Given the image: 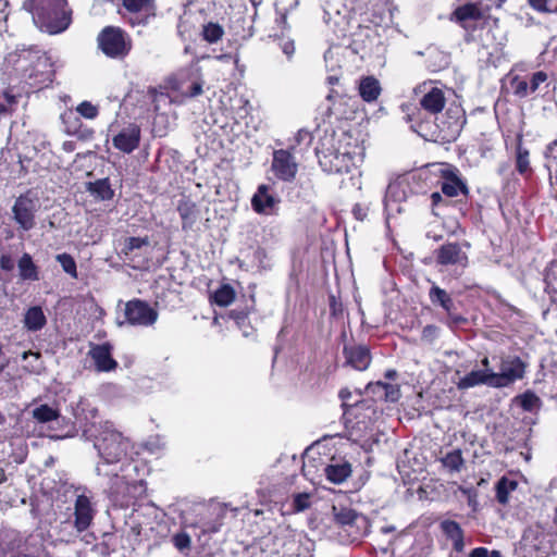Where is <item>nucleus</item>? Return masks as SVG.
<instances>
[{
  "label": "nucleus",
  "mask_w": 557,
  "mask_h": 557,
  "mask_svg": "<svg viewBox=\"0 0 557 557\" xmlns=\"http://www.w3.org/2000/svg\"><path fill=\"white\" fill-rule=\"evenodd\" d=\"M84 435L94 442L100 461L96 466V473L106 479L119 472L128 449L127 440L109 421L92 422L84 429Z\"/></svg>",
  "instance_id": "nucleus-1"
},
{
  "label": "nucleus",
  "mask_w": 557,
  "mask_h": 557,
  "mask_svg": "<svg viewBox=\"0 0 557 557\" xmlns=\"http://www.w3.org/2000/svg\"><path fill=\"white\" fill-rule=\"evenodd\" d=\"M315 152L323 171L329 173H348L363 158L358 139L346 132L325 135Z\"/></svg>",
  "instance_id": "nucleus-2"
},
{
  "label": "nucleus",
  "mask_w": 557,
  "mask_h": 557,
  "mask_svg": "<svg viewBox=\"0 0 557 557\" xmlns=\"http://www.w3.org/2000/svg\"><path fill=\"white\" fill-rule=\"evenodd\" d=\"M137 466L133 462L122 463L119 472L108 478L107 488L109 497L121 507H128L140 499L147 490L144 480L134 479Z\"/></svg>",
  "instance_id": "nucleus-3"
},
{
  "label": "nucleus",
  "mask_w": 557,
  "mask_h": 557,
  "mask_svg": "<svg viewBox=\"0 0 557 557\" xmlns=\"http://www.w3.org/2000/svg\"><path fill=\"white\" fill-rule=\"evenodd\" d=\"M33 21L42 32L59 34L71 24V10L66 0H30Z\"/></svg>",
  "instance_id": "nucleus-4"
},
{
  "label": "nucleus",
  "mask_w": 557,
  "mask_h": 557,
  "mask_svg": "<svg viewBox=\"0 0 557 557\" xmlns=\"http://www.w3.org/2000/svg\"><path fill=\"white\" fill-rule=\"evenodd\" d=\"M5 62L28 78L34 79V85H47L52 81L50 60L40 50H16L8 54Z\"/></svg>",
  "instance_id": "nucleus-5"
},
{
  "label": "nucleus",
  "mask_w": 557,
  "mask_h": 557,
  "mask_svg": "<svg viewBox=\"0 0 557 557\" xmlns=\"http://www.w3.org/2000/svg\"><path fill=\"white\" fill-rule=\"evenodd\" d=\"M101 51L109 58L122 59L128 54L132 41L120 27L107 26L98 36Z\"/></svg>",
  "instance_id": "nucleus-6"
},
{
  "label": "nucleus",
  "mask_w": 557,
  "mask_h": 557,
  "mask_svg": "<svg viewBox=\"0 0 557 557\" xmlns=\"http://www.w3.org/2000/svg\"><path fill=\"white\" fill-rule=\"evenodd\" d=\"M151 251L148 236L127 237L121 249V256L133 269L144 270L150 265Z\"/></svg>",
  "instance_id": "nucleus-7"
},
{
  "label": "nucleus",
  "mask_w": 557,
  "mask_h": 557,
  "mask_svg": "<svg viewBox=\"0 0 557 557\" xmlns=\"http://www.w3.org/2000/svg\"><path fill=\"white\" fill-rule=\"evenodd\" d=\"M40 208L37 195L30 190L18 196L12 207L13 220L22 231H30L36 225V213Z\"/></svg>",
  "instance_id": "nucleus-8"
},
{
  "label": "nucleus",
  "mask_w": 557,
  "mask_h": 557,
  "mask_svg": "<svg viewBox=\"0 0 557 557\" xmlns=\"http://www.w3.org/2000/svg\"><path fill=\"white\" fill-rule=\"evenodd\" d=\"M332 515L334 522L347 533L351 541L359 539L366 532L367 519L356 510L342 505H333Z\"/></svg>",
  "instance_id": "nucleus-9"
},
{
  "label": "nucleus",
  "mask_w": 557,
  "mask_h": 557,
  "mask_svg": "<svg viewBox=\"0 0 557 557\" xmlns=\"http://www.w3.org/2000/svg\"><path fill=\"white\" fill-rule=\"evenodd\" d=\"M525 373L524 362L517 356H505L500 358L499 372L492 371V382L494 388L507 387L518 380H521Z\"/></svg>",
  "instance_id": "nucleus-10"
},
{
  "label": "nucleus",
  "mask_w": 557,
  "mask_h": 557,
  "mask_svg": "<svg viewBox=\"0 0 557 557\" xmlns=\"http://www.w3.org/2000/svg\"><path fill=\"white\" fill-rule=\"evenodd\" d=\"M203 81L197 76L188 79L180 81L174 89L173 95L166 96L163 94H156L153 97L154 110H160V101L168 100L170 102L183 103L186 99L195 98L202 94Z\"/></svg>",
  "instance_id": "nucleus-11"
},
{
  "label": "nucleus",
  "mask_w": 557,
  "mask_h": 557,
  "mask_svg": "<svg viewBox=\"0 0 557 557\" xmlns=\"http://www.w3.org/2000/svg\"><path fill=\"white\" fill-rule=\"evenodd\" d=\"M461 131V123L458 117H449L448 122L436 123L434 127L429 123L421 122L418 124L417 132L421 136H431L434 140L441 139L450 141L457 138Z\"/></svg>",
  "instance_id": "nucleus-12"
},
{
  "label": "nucleus",
  "mask_w": 557,
  "mask_h": 557,
  "mask_svg": "<svg viewBox=\"0 0 557 557\" xmlns=\"http://www.w3.org/2000/svg\"><path fill=\"white\" fill-rule=\"evenodd\" d=\"M281 199L273 187L261 184L251 198V207L255 212L262 215H274L277 213Z\"/></svg>",
  "instance_id": "nucleus-13"
},
{
  "label": "nucleus",
  "mask_w": 557,
  "mask_h": 557,
  "mask_svg": "<svg viewBox=\"0 0 557 557\" xmlns=\"http://www.w3.org/2000/svg\"><path fill=\"white\" fill-rule=\"evenodd\" d=\"M125 318L132 325L150 326L158 319V312L147 302L131 300L125 305Z\"/></svg>",
  "instance_id": "nucleus-14"
},
{
  "label": "nucleus",
  "mask_w": 557,
  "mask_h": 557,
  "mask_svg": "<svg viewBox=\"0 0 557 557\" xmlns=\"http://www.w3.org/2000/svg\"><path fill=\"white\" fill-rule=\"evenodd\" d=\"M423 92L420 99L421 108L431 115L442 112L446 103L445 92L442 88L434 86L432 82L423 83L418 87Z\"/></svg>",
  "instance_id": "nucleus-15"
},
{
  "label": "nucleus",
  "mask_w": 557,
  "mask_h": 557,
  "mask_svg": "<svg viewBox=\"0 0 557 557\" xmlns=\"http://www.w3.org/2000/svg\"><path fill=\"white\" fill-rule=\"evenodd\" d=\"M272 171L278 180L290 182L297 174L298 164L288 150L280 149L273 153Z\"/></svg>",
  "instance_id": "nucleus-16"
},
{
  "label": "nucleus",
  "mask_w": 557,
  "mask_h": 557,
  "mask_svg": "<svg viewBox=\"0 0 557 557\" xmlns=\"http://www.w3.org/2000/svg\"><path fill=\"white\" fill-rule=\"evenodd\" d=\"M96 509L89 496L85 494L77 495L74 503V527L77 532L86 531L95 517Z\"/></svg>",
  "instance_id": "nucleus-17"
},
{
  "label": "nucleus",
  "mask_w": 557,
  "mask_h": 557,
  "mask_svg": "<svg viewBox=\"0 0 557 557\" xmlns=\"http://www.w3.org/2000/svg\"><path fill=\"white\" fill-rule=\"evenodd\" d=\"M154 0H123V5L135 16L129 17V23L135 25H146L148 18L154 15Z\"/></svg>",
  "instance_id": "nucleus-18"
},
{
  "label": "nucleus",
  "mask_w": 557,
  "mask_h": 557,
  "mask_svg": "<svg viewBox=\"0 0 557 557\" xmlns=\"http://www.w3.org/2000/svg\"><path fill=\"white\" fill-rule=\"evenodd\" d=\"M89 356L98 372H110L117 368V362L112 358V346L109 343L92 345Z\"/></svg>",
  "instance_id": "nucleus-19"
},
{
  "label": "nucleus",
  "mask_w": 557,
  "mask_h": 557,
  "mask_svg": "<svg viewBox=\"0 0 557 557\" xmlns=\"http://www.w3.org/2000/svg\"><path fill=\"white\" fill-rule=\"evenodd\" d=\"M436 260L442 265H458L465 268L468 263L467 253L456 243L443 245L437 250Z\"/></svg>",
  "instance_id": "nucleus-20"
},
{
  "label": "nucleus",
  "mask_w": 557,
  "mask_h": 557,
  "mask_svg": "<svg viewBox=\"0 0 557 557\" xmlns=\"http://www.w3.org/2000/svg\"><path fill=\"white\" fill-rule=\"evenodd\" d=\"M140 128L137 125H129L116 134L113 139V146L124 153L133 152L139 145Z\"/></svg>",
  "instance_id": "nucleus-21"
},
{
  "label": "nucleus",
  "mask_w": 557,
  "mask_h": 557,
  "mask_svg": "<svg viewBox=\"0 0 557 557\" xmlns=\"http://www.w3.org/2000/svg\"><path fill=\"white\" fill-rule=\"evenodd\" d=\"M407 197L405 184L399 181H395L388 184L384 197V208L387 214V218L396 211L401 212L400 202L404 201Z\"/></svg>",
  "instance_id": "nucleus-22"
},
{
  "label": "nucleus",
  "mask_w": 557,
  "mask_h": 557,
  "mask_svg": "<svg viewBox=\"0 0 557 557\" xmlns=\"http://www.w3.org/2000/svg\"><path fill=\"white\" fill-rule=\"evenodd\" d=\"M344 355L347 363L358 371H363L370 366L371 355L366 346H345Z\"/></svg>",
  "instance_id": "nucleus-23"
},
{
  "label": "nucleus",
  "mask_w": 557,
  "mask_h": 557,
  "mask_svg": "<svg viewBox=\"0 0 557 557\" xmlns=\"http://www.w3.org/2000/svg\"><path fill=\"white\" fill-rule=\"evenodd\" d=\"M324 474L330 482L341 484L350 476L351 465L343 459H332L331 463L325 466Z\"/></svg>",
  "instance_id": "nucleus-24"
},
{
  "label": "nucleus",
  "mask_w": 557,
  "mask_h": 557,
  "mask_svg": "<svg viewBox=\"0 0 557 557\" xmlns=\"http://www.w3.org/2000/svg\"><path fill=\"white\" fill-rule=\"evenodd\" d=\"M492 371L472 370L457 382L458 389H468L478 385H487L493 387Z\"/></svg>",
  "instance_id": "nucleus-25"
},
{
  "label": "nucleus",
  "mask_w": 557,
  "mask_h": 557,
  "mask_svg": "<svg viewBox=\"0 0 557 557\" xmlns=\"http://www.w3.org/2000/svg\"><path fill=\"white\" fill-rule=\"evenodd\" d=\"M429 298L432 305L441 307L448 315L455 311V302L451 296L435 283L432 284Z\"/></svg>",
  "instance_id": "nucleus-26"
},
{
  "label": "nucleus",
  "mask_w": 557,
  "mask_h": 557,
  "mask_svg": "<svg viewBox=\"0 0 557 557\" xmlns=\"http://www.w3.org/2000/svg\"><path fill=\"white\" fill-rule=\"evenodd\" d=\"M24 327L29 332H37L45 327L47 318L41 307L33 306L28 308L23 319Z\"/></svg>",
  "instance_id": "nucleus-27"
},
{
  "label": "nucleus",
  "mask_w": 557,
  "mask_h": 557,
  "mask_svg": "<svg viewBox=\"0 0 557 557\" xmlns=\"http://www.w3.org/2000/svg\"><path fill=\"white\" fill-rule=\"evenodd\" d=\"M441 530L453 542V547L460 553L465 548L463 532L459 523L454 520H444L441 522Z\"/></svg>",
  "instance_id": "nucleus-28"
},
{
  "label": "nucleus",
  "mask_w": 557,
  "mask_h": 557,
  "mask_svg": "<svg viewBox=\"0 0 557 557\" xmlns=\"http://www.w3.org/2000/svg\"><path fill=\"white\" fill-rule=\"evenodd\" d=\"M359 94L367 102L376 100L381 94L380 82L373 76L362 78L359 84Z\"/></svg>",
  "instance_id": "nucleus-29"
},
{
  "label": "nucleus",
  "mask_w": 557,
  "mask_h": 557,
  "mask_svg": "<svg viewBox=\"0 0 557 557\" xmlns=\"http://www.w3.org/2000/svg\"><path fill=\"white\" fill-rule=\"evenodd\" d=\"M177 211L182 219L183 230L190 228L196 222L198 215L196 205L190 200H181L177 206Z\"/></svg>",
  "instance_id": "nucleus-30"
},
{
  "label": "nucleus",
  "mask_w": 557,
  "mask_h": 557,
  "mask_svg": "<svg viewBox=\"0 0 557 557\" xmlns=\"http://www.w3.org/2000/svg\"><path fill=\"white\" fill-rule=\"evenodd\" d=\"M455 20L465 24L468 21H476L481 18V10L474 3H466L458 7L453 13Z\"/></svg>",
  "instance_id": "nucleus-31"
},
{
  "label": "nucleus",
  "mask_w": 557,
  "mask_h": 557,
  "mask_svg": "<svg viewBox=\"0 0 557 557\" xmlns=\"http://www.w3.org/2000/svg\"><path fill=\"white\" fill-rule=\"evenodd\" d=\"M20 276L23 280L37 281L39 280L38 269L33 262L29 253H24L17 263Z\"/></svg>",
  "instance_id": "nucleus-32"
},
{
  "label": "nucleus",
  "mask_w": 557,
  "mask_h": 557,
  "mask_svg": "<svg viewBox=\"0 0 557 557\" xmlns=\"http://www.w3.org/2000/svg\"><path fill=\"white\" fill-rule=\"evenodd\" d=\"M88 191L100 200H110L114 196L108 178L98 180L88 184Z\"/></svg>",
  "instance_id": "nucleus-33"
},
{
  "label": "nucleus",
  "mask_w": 557,
  "mask_h": 557,
  "mask_svg": "<svg viewBox=\"0 0 557 557\" xmlns=\"http://www.w3.org/2000/svg\"><path fill=\"white\" fill-rule=\"evenodd\" d=\"M518 483L515 480H510L503 476L496 484V499L499 504L506 505L509 502V494L516 491Z\"/></svg>",
  "instance_id": "nucleus-34"
},
{
  "label": "nucleus",
  "mask_w": 557,
  "mask_h": 557,
  "mask_svg": "<svg viewBox=\"0 0 557 557\" xmlns=\"http://www.w3.org/2000/svg\"><path fill=\"white\" fill-rule=\"evenodd\" d=\"M513 403L520 406L524 411L533 412L540 409L542 401L535 393L527 391L513 398Z\"/></svg>",
  "instance_id": "nucleus-35"
},
{
  "label": "nucleus",
  "mask_w": 557,
  "mask_h": 557,
  "mask_svg": "<svg viewBox=\"0 0 557 557\" xmlns=\"http://www.w3.org/2000/svg\"><path fill=\"white\" fill-rule=\"evenodd\" d=\"M441 461L449 472H460L465 466V459L460 449L447 453Z\"/></svg>",
  "instance_id": "nucleus-36"
},
{
  "label": "nucleus",
  "mask_w": 557,
  "mask_h": 557,
  "mask_svg": "<svg viewBox=\"0 0 557 557\" xmlns=\"http://www.w3.org/2000/svg\"><path fill=\"white\" fill-rule=\"evenodd\" d=\"M442 193L448 197H455L466 190L465 184L455 175L451 174L446 176V180L442 183Z\"/></svg>",
  "instance_id": "nucleus-37"
},
{
  "label": "nucleus",
  "mask_w": 557,
  "mask_h": 557,
  "mask_svg": "<svg viewBox=\"0 0 557 557\" xmlns=\"http://www.w3.org/2000/svg\"><path fill=\"white\" fill-rule=\"evenodd\" d=\"M212 300L220 307H226L231 305L235 298V292L230 285H222L212 295Z\"/></svg>",
  "instance_id": "nucleus-38"
},
{
  "label": "nucleus",
  "mask_w": 557,
  "mask_h": 557,
  "mask_svg": "<svg viewBox=\"0 0 557 557\" xmlns=\"http://www.w3.org/2000/svg\"><path fill=\"white\" fill-rule=\"evenodd\" d=\"M224 34L223 27L213 22H209L202 26V37L209 44L219 41Z\"/></svg>",
  "instance_id": "nucleus-39"
},
{
  "label": "nucleus",
  "mask_w": 557,
  "mask_h": 557,
  "mask_svg": "<svg viewBox=\"0 0 557 557\" xmlns=\"http://www.w3.org/2000/svg\"><path fill=\"white\" fill-rule=\"evenodd\" d=\"M33 417L40 423H47L57 420L59 412L48 405H40L33 410Z\"/></svg>",
  "instance_id": "nucleus-40"
},
{
  "label": "nucleus",
  "mask_w": 557,
  "mask_h": 557,
  "mask_svg": "<svg viewBox=\"0 0 557 557\" xmlns=\"http://www.w3.org/2000/svg\"><path fill=\"white\" fill-rule=\"evenodd\" d=\"M57 261L62 267L63 271L71 275L73 278H77V268L74 258L69 253H60L55 257Z\"/></svg>",
  "instance_id": "nucleus-41"
},
{
  "label": "nucleus",
  "mask_w": 557,
  "mask_h": 557,
  "mask_svg": "<svg viewBox=\"0 0 557 557\" xmlns=\"http://www.w3.org/2000/svg\"><path fill=\"white\" fill-rule=\"evenodd\" d=\"M528 3L539 13H557V0H528Z\"/></svg>",
  "instance_id": "nucleus-42"
},
{
  "label": "nucleus",
  "mask_w": 557,
  "mask_h": 557,
  "mask_svg": "<svg viewBox=\"0 0 557 557\" xmlns=\"http://www.w3.org/2000/svg\"><path fill=\"white\" fill-rule=\"evenodd\" d=\"M510 85L515 96L519 98H525L532 94L530 90L529 82L524 78H521L520 76L512 77Z\"/></svg>",
  "instance_id": "nucleus-43"
},
{
  "label": "nucleus",
  "mask_w": 557,
  "mask_h": 557,
  "mask_svg": "<svg viewBox=\"0 0 557 557\" xmlns=\"http://www.w3.org/2000/svg\"><path fill=\"white\" fill-rule=\"evenodd\" d=\"M516 168L520 174H524L530 169L529 150L520 144L517 146Z\"/></svg>",
  "instance_id": "nucleus-44"
},
{
  "label": "nucleus",
  "mask_w": 557,
  "mask_h": 557,
  "mask_svg": "<svg viewBox=\"0 0 557 557\" xmlns=\"http://www.w3.org/2000/svg\"><path fill=\"white\" fill-rule=\"evenodd\" d=\"M375 386L383 389L385 399L388 401H397L400 397V391L396 384L376 382Z\"/></svg>",
  "instance_id": "nucleus-45"
},
{
  "label": "nucleus",
  "mask_w": 557,
  "mask_h": 557,
  "mask_svg": "<svg viewBox=\"0 0 557 557\" xmlns=\"http://www.w3.org/2000/svg\"><path fill=\"white\" fill-rule=\"evenodd\" d=\"M61 119L67 134H75L77 132L79 119L72 111L64 112Z\"/></svg>",
  "instance_id": "nucleus-46"
},
{
  "label": "nucleus",
  "mask_w": 557,
  "mask_h": 557,
  "mask_svg": "<svg viewBox=\"0 0 557 557\" xmlns=\"http://www.w3.org/2000/svg\"><path fill=\"white\" fill-rule=\"evenodd\" d=\"M76 111L78 114H81L83 117L85 119H88V120H94L97 117L99 111H98V107L92 104L91 102L89 101H83L81 102L77 108H76Z\"/></svg>",
  "instance_id": "nucleus-47"
},
{
  "label": "nucleus",
  "mask_w": 557,
  "mask_h": 557,
  "mask_svg": "<svg viewBox=\"0 0 557 557\" xmlns=\"http://www.w3.org/2000/svg\"><path fill=\"white\" fill-rule=\"evenodd\" d=\"M310 498H311V495L308 493H298V494L294 495L293 505H292L293 509L296 512H300V511L308 509L311 505Z\"/></svg>",
  "instance_id": "nucleus-48"
},
{
  "label": "nucleus",
  "mask_w": 557,
  "mask_h": 557,
  "mask_svg": "<svg viewBox=\"0 0 557 557\" xmlns=\"http://www.w3.org/2000/svg\"><path fill=\"white\" fill-rule=\"evenodd\" d=\"M172 541L174 546L181 552L188 549L191 544V539L186 532L175 534Z\"/></svg>",
  "instance_id": "nucleus-49"
},
{
  "label": "nucleus",
  "mask_w": 557,
  "mask_h": 557,
  "mask_svg": "<svg viewBox=\"0 0 557 557\" xmlns=\"http://www.w3.org/2000/svg\"><path fill=\"white\" fill-rule=\"evenodd\" d=\"M14 104H16V97L14 95L4 92L0 96V115L11 111Z\"/></svg>",
  "instance_id": "nucleus-50"
},
{
  "label": "nucleus",
  "mask_w": 557,
  "mask_h": 557,
  "mask_svg": "<svg viewBox=\"0 0 557 557\" xmlns=\"http://www.w3.org/2000/svg\"><path fill=\"white\" fill-rule=\"evenodd\" d=\"M22 358H23V360H27V359L32 358V361H29V363L24 367L25 370H27L28 372H38L39 371L38 361H39L40 355L38 352L24 351L22 355Z\"/></svg>",
  "instance_id": "nucleus-51"
},
{
  "label": "nucleus",
  "mask_w": 557,
  "mask_h": 557,
  "mask_svg": "<svg viewBox=\"0 0 557 557\" xmlns=\"http://www.w3.org/2000/svg\"><path fill=\"white\" fill-rule=\"evenodd\" d=\"M547 78V74L543 71L533 73L529 83L531 92H535L539 89L540 85L545 83Z\"/></svg>",
  "instance_id": "nucleus-52"
},
{
  "label": "nucleus",
  "mask_w": 557,
  "mask_h": 557,
  "mask_svg": "<svg viewBox=\"0 0 557 557\" xmlns=\"http://www.w3.org/2000/svg\"><path fill=\"white\" fill-rule=\"evenodd\" d=\"M440 329L435 325H426L422 330V339L428 343H433L438 337Z\"/></svg>",
  "instance_id": "nucleus-53"
},
{
  "label": "nucleus",
  "mask_w": 557,
  "mask_h": 557,
  "mask_svg": "<svg viewBox=\"0 0 557 557\" xmlns=\"http://www.w3.org/2000/svg\"><path fill=\"white\" fill-rule=\"evenodd\" d=\"M470 557H500V554L497 550H488L485 547H478L471 552Z\"/></svg>",
  "instance_id": "nucleus-54"
},
{
  "label": "nucleus",
  "mask_w": 557,
  "mask_h": 557,
  "mask_svg": "<svg viewBox=\"0 0 557 557\" xmlns=\"http://www.w3.org/2000/svg\"><path fill=\"white\" fill-rule=\"evenodd\" d=\"M368 211L369 207L362 203H356L352 208V214L359 221H363L367 218Z\"/></svg>",
  "instance_id": "nucleus-55"
},
{
  "label": "nucleus",
  "mask_w": 557,
  "mask_h": 557,
  "mask_svg": "<svg viewBox=\"0 0 557 557\" xmlns=\"http://www.w3.org/2000/svg\"><path fill=\"white\" fill-rule=\"evenodd\" d=\"M0 268L4 271H12L14 268V260L10 255H1Z\"/></svg>",
  "instance_id": "nucleus-56"
},
{
  "label": "nucleus",
  "mask_w": 557,
  "mask_h": 557,
  "mask_svg": "<svg viewBox=\"0 0 557 557\" xmlns=\"http://www.w3.org/2000/svg\"><path fill=\"white\" fill-rule=\"evenodd\" d=\"M147 446L149 447L150 450L154 451V449H160L162 450L164 447H165V442L162 437H154V438H150L148 442H147Z\"/></svg>",
  "instance_id": "nucleus-57"
},
{
  "label": "nucleus",
  "mask_w": 557,
  "mask_h": 557,
  "mask_svg": "<svg viewBox=\"0 0 557 557\" xmlns=\"http://www.w3.org/2000/svg\"><path fill=\"white\" fill-rule=\"evenodd\" d=\"M296 140H297V143L306 141L309 144L311 141L310 132H308L306 129H300L296 135Z\"/></svg>",
  "instance_id": "nucleus-58"
},
{
  "label": "nucleus",
  "mask_w": 557,
  "mask_h": 557,
  "mask_svg": "<svg viewBox=\"0 0 557 557\" xmlns=\"http://www.w3.org/2000/svg\"><path fill=\"white\" fill-rule=\"evenodd\" d=\"M283 52L287 55V57H292L295 52V47H294V42L293 41H286L284 42L283 45Z\"/></svg>",
  "instance_id": "nucleus-59"
},
{
  "label": "nucleus",
  "mask_w": 557,
  "mask_h": 557,
  "mask_svg": "<svg viewBox=\"0 0 557 557\" xmlns=\"http://www.w3.org/2000/svg\"><path fill=\"white\" fill-rule=\"evenodd\" d=\"M351 396V393L349 389L347 388H344V389H341L339 392V398L343 400V407L346 408L348 405H347V399Z\"/></svg>",
  "instance_id": "nucleus-60"
},
{
  "label": "nucleus",
  "mask_w": 557,
  "mask_h": 557,
  "mask_svg": "<svg viewBox=\"0 0 557 557\" xmlns=\"http://www.w3.org/2000/svg\"><path fill=\"white\" fill-rule=\"evenodd\" d=\"M326 82H327L329 85L334 86V85L338 84L339 76L336 73L335 74H331V75H329L326 77Z\"/></svg>",
  "instance_id": "nucleus-61"
},
{
  "label": "nucleus",
  "mask_w": 557,
  "mask_h": 557,
  "mask_svg": "<svg viewBox=\"0 0 557 557\" xmlns=\"http://www.w3.org/2000/svg\"><path fill=\"white\" fill-rule=\"evenodd\" d=\"M431 200L433 206H437L443 200V198L440 193L435 191L431 195Z\"/></svg>",
  "instance_id": "nucleus-62"
},
{
  "label": "nucleus",
  "mask_w": 557,
  "mask_h": 557,
  "mask_svg": "<svg viewBox=\"0 0 557 557\" xmlns=\"http://www.w3.org/2000/svg\"><path fill=\"white\" fill-rule=\"evenodd\" d=\"M63 149L67 152H72L75 149V143L74 141H64L63 143Z\"/></svg>",
  "instance_id": "nucleus-63"
},
{
  "label": "nucleus",
  "mask_w": 557,
  "mask_h": 557,
  "mask_svg": "<svg viewBox=\"0 0 557 557\" xmlns=\"http://www.w3.org/2000/svg\"><path fill=\"white\" fill-rule=\"evenodd\" d=\"M233 314H234V318H235L236 323H237L238 325H240L242 323H244V322H245V320H246V314H244V313H236V314H235V312H234Z\"/></svg>",
  "instance_id": "nucleus-64"
}]
</instances>
